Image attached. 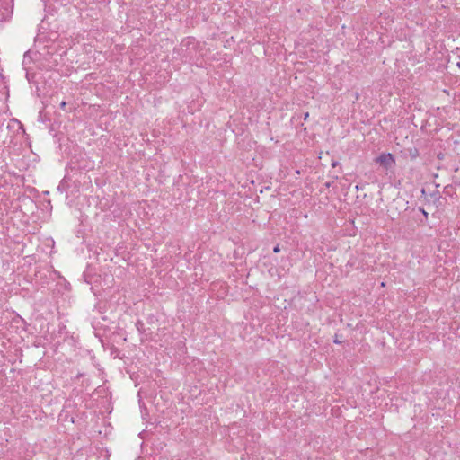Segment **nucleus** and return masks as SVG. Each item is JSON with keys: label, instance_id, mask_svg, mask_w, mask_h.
I'll list each match as a JSON object with an SVG mask.
<instances>
[{"label": "nucleus", "instance_id": "nucleus-1", "mask_svg": "<svg viewBox=\"0 0 460 460\" xmlns=\"http://www.w3.org/2000/svg\"><path fill=\"white\" fill-rule=\"evenodd\" d=\"M376 163L380 164L385 169H390L395 165V159L391 153H384L376 158Z\"/></svg>", "mask_w": 460, "mask_h": 460}, {"label": "nucleus", "instance_id": "nucleus-2", "mask_svg": "<svg viewBox=\"0 0 460 460\" xmlns=\"http://www.w3.org/2000/svg\"><path fill=\"white\" fill-rule=\"evenodd\" d=\"M136 327L139 332H142V329L144 327V323L140 320L137 321Z\"/></svg>", "mask_w": 460, "mask_h": 460}, {"label": "nucleus", "instance_id": "nucleus-3", "mask_svg": "<svg viewBox=\"0 0 460 460\" xmlns=\"http://www.w3.org/2000/svg\"><path fill=\"white\" fill-rule=\"evenodd\" d=\"M333 342L336 343V344H341V341L339 340L338 334H336L334 336Z\"/></svg>", "mask_w": 460, "mask_h": 460}, {"label": "nucleus", "instance_id": "nucleus-4", "mask_svg": "<svg viewBox=\"0 0 460 460\" xmlns=\"http://www.w3.org/2000/svg\"><path fill=\"white\" fill-rule=\"evenodd\" d=\"M280 251L279 249V245H276L274 248H273V252L277 253Z\"/></svg>", "mask_w": 460, "mask_h": 460}, {"label": "nucleus", "instance_id": "nucleus-5", "mask_svg": "<svg viewBox=\"0 0 460 460\" xmlns=\"http://www.w3.org/2000/svg\"><path fill=\"white\" fill-rule=\"evenodd\" d=\"M66 105V102L63 101V102H61V103H60V108H61L62 110H65Z\"/></svg>", "mask_w": 460, "mask_h": 460}, {"label": "nucleus", "instance_id": "nucleus-6", "mask_svg": "<svg viewBox=\"0 0 460 460\" xmlns=\"http://www.w3.org/2000/svg\"><path fill=\"white\" fill-rule=\"evenodd\" d=\"M337 164H338V162H337V161H333V162L332 163V167H335Z\"/></svg>", "mask_w": 460, "mask_h": 460}, {"label": "nucleus", "instance_id": "nucleus-7", "mask_svg": "<svg viewBox=\"0 0 460 460\" xmlns=\"http://www.w3.org/2000/svg\"><path fill=\"white\" fill-rule=\"evenodd\" d=\"M308 116H309V114H308V113H305V120L307 119V117H308Z\"/></svg>", "mask_w": 460, "mask_h": 460}, {"label": "nucleus", "instance_id": "nucleus-8", "mask_svg": "<svg viewBox=\"0 0 460 460\" xmlns=\"http://www.w3.org/2000/svg\"><path fill=\"white\" fill-rule=\"evenodd\" d=\"M456 66L460 68V62H457Z\"/></svg>", "mask_w": 460, "mask_h": 460}]
</instances>
